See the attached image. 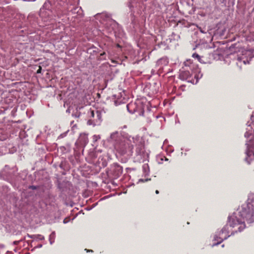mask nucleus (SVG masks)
<instances>
[{
	"mask_svg": "<svg viewBox=\"0 0 254 254\" xmlns=\"http://www.w3.org/2000/svg\"><path fill=\"white\" fill-rule=\"evenodd\" d=\"M68 130L65 131V132L63 133H62L58 137L59 138H64V137H65L66 134H67V133L68 132Z\"/></svg>",
	"mask_w": 254,
	"mask_h": 254,
	"instance_id": "412c9836",
	"label": "nucleus"
},
{
	"mask_svg": "<svg viewBox=\"0 0 254 254\" xmlns=\"http://www.w3.org/2000/svg\"><path fill=\"white\" fill-rule=\"evenodd\" d=\"M105 55V52H103V53H101V54H100V56H101V57H102V56H104V55Z\"/></svg>",
	"mask_w": 254,
	"mask_h": 254,
	"instance_id": "cd10ccee",
	"label": "nucleus"
},
{
	"mask_svg": "<svg viewBox=\"0 0 254 254\" xmlns=\"http://www.w3.org/2000/svg\"><path fill=\"white\" fill-rule=\"evenodd\" d=\"M121 139L118 131H115L111 134L110 139L111 141L114 142V143L117 141H119Z\"/></svg>",
	"mask_w": 254,
	"mask_h": 254,
	"instance_id": "2eb2a0df",
	"label": "nucleus"
},
{
	"mask_svg": "<svg viewBox=\"0 0 254 254\" xmlns=\"http://www.w3.org/2000/svg\"><path fill=\"white\" fill-rule=\"evenodd\" d=\"M56 234L55 232H53L49 236V241L51 245H52L55 239Z\"/></svg>",
	"mask_w": 254,
	"mask_h": 254,
	"instance_id": "6ab92c4d",
	"label": "nucleus"
},
{
	"mask_svg": "<svg viewBox=\"0 0 254 254\" xmlns=\"http://www.w3.org/2000/svg\"><path fill=\"white\" fill-rule=\"evenodd\" d=\"M27 236L28 237L30 238L36 240H43L45 239L43 236L40 234L30 235L28 234Z\"/></svg>",
	"mask_w": 254,
	"mask_h": 254,
	"instance_id": "f3484780",
	"label": "nucleus"
},
{
	"mask_svg": "<svg viewBox=\"0 0 254 254\" xmlns=\"http://www.w3.org/2000/svg\"><path fill=\"white\" fill-rule=\"evenodd\" d=\"M127 108L131 114L137 112L140 116H143L144 115V110L141 105L138 106L136 103L131 102L127 105Z\"/></svg>",
	"mask_w": 254,
	"mask_h": 254,
	"instance_id": "6e6552de",
	"label": "nucleus"
},
{
	"mask_svg": "<svg viewBox=\"0 0 254 254\" xmlns=\"http://www.w3.org/2000/svg\"><path fill=\"white\" fill-rule=\"evenodd\" d=\"M229 226L228 224L226 225L219 232H217L216 234L213 238L214 241H218L216 243H214L212 245V247L215 246H217L220 243H221L224 240L227 239L228 237L230 236L229 235Z\"/></svg>",
	"mask_w": 254,
	"mask_h": 254,
	"instance_id": "20e7f679",
	"label": "nucleus"
},
{
	"mask_svg": "<svg viewBox=\"0 0 254 254\" xmlns=\"http://www.w3.org/2000/svg\"><path fill=\"white\" fill-rule=\"evenodd\" d=\"M121 103V101H120L119 100H115L114 101V104L116 106H118V105H120Z\"/></svg>",
	"mask_w": 254,
	"mask_h": 254,
	"instance_id": "5701e85b",
	"label": "nucleus"
},
{
	"mask_svg": "<svg viewBox=\"0 0 254 254\" xmlns=\"http://www.w3.org/2000/svg\"><path fill=\"white\" fill-rule=\"evenodd\" d=\"M200 32H201V33H205L204 31H203V30H200Z\"/></svg>",
	"mask_w": 254,
	"mask_h": 254,
	"instance_id": "7c9ffc66",
	"label": "nucleus"
},
{
	"mask_svg": "<svg viewBox=\"0 0 254 254\" xmlns=\"http://www.w3.org/2000/svg\"><path fill=\"white\" fill-rule=\"evenodd\" d=\"M51 7L50 2L48 1H46L43 7L40 9V15L42 17H45L46 16H49L51 15L52 11L50 10V8Z\"/></svg>",
	"mask_w": 254,
	"mask_h": 254,
	"instance_id": "1a4fd4ad",
	"label": "nucleus"
},
{
	"mask_svg": "<svg viewBox=\"0 0 254 254\" xmlns=\"http://www.w3.org/2000/svg\"><path fill=\"white\" fill-rule=\"evenodd\" d=\"M42 247V244H39L37 246L35 247L34 248H40Z\"/></svg>",
	"mask_w": 254,
	"mask_h": 254,
	"instance_id": "bb28decb",
	"label": "nucleus"
},
{
	"mask_svg": "<svg viewBox=\"0 0 254 254\" xmlns=\"http://www.w3.org/2000/svg\"><path fill=\"white\" fill-rule=\"evenodd\" d=\"M123 173V168L118 163H114L111 166L108 173L113 176L114 179L119 178Z\"/></svg>",
	"mask_w": 254,
	"mask_h": 254,
	"instance_id": "0eeeda50",
	"label": "nucleus"
},
{
	"mask_svg": "<svg viewBox=\"0 0 254 254\" xmlns=\"http://www.w3.org/2000/svg\"><path fill=\"white\" fill-rule=\"evenodd\" d=\"M73 122H74V121H72V122H71V124H72L73 123Z\"/></svg>",
	"mask_w": 254,
	"mask_h": 254,
	"instance_id": "473e14b6",
	"label": "nucleus"
},
{
	"mask_svg": "<svg viewBox=\"0 0 254 254\" xmlns=\"http://www.w3.org/2000/svg\"><path fill=\"white\" fill-rule=\"evenodd\" d=\"M21 240H20V241H14L13 243V244H14V245H18V244L20 243V242H21Z\"/></svg>",
	"mask_w": 254,
	"mask_h": 254,
	"instance_id": "393cba45",
	"label": "nucleus"
},
{
	"mask_svg": "<svg viewBox=\"0 0 254 254\" xmlns=\"http://www.w3.org/2000/svg\"><path fill=\"white\" fill-rule=\"evenodd\" d=\"M64 223H66V222H65V220H64Z\"/></svg>",
	"mask_w": 254,
	"mask_h": 254,
	"instance_id": "f704fd0d",
	"label": "nucleus"
},
{
	"mask_svg": "<svg viewBox=\"0 0 254 254\" xmlns=\"http://www.w3.org/2000/svg\"><path fill=\"white\" fill-rule=\"evenodd\" d=\"M3 247H4V246L3 245H0V248H3Z\"/></svg>",
	"mask_w": 254,
	"mask_h": 254,
	"instance_id": "2f4dec72",
	"label": "nucleus"
},
{
	"mask_svg": "<svg viewBox=\"0 0 254 254\" xmlns=\"http://www.w3.org/2000/svg\"><path fill=\"white\" fill-rule=\"evenodd\" d=\"M78 141L81 145L85 146L88 142V138L87 135L85 134H80Z\"/></svg>",
	"mask_w": 254,
	"mask_h": 254,
	"instance_id": "ddd939ff",
	"label": "nucleus"
},
{
	"mask_svg": "<svg viewBox=\"0 0 254 254\" xmlns=\"http://www.w3.org/2000/svg\"><path fill=\"white\" fill-rule=\"evenodd\" d=\"M69 182H58V187L62 191H64L65 190V186H66L67 185H69Z\"/></svg>",
	"mask_w": 254,
	"mask_h": 254,
	"instance_id": "dca6fc26",
	"label": "nucleus"
},
{
	"mask_svg": "<svg viewBox=\"0 0 254 254\" xmlns=\"http://www.w3.org/2000/svg\"><path fill=\"white\" fill-rule=\"evenodd\" d=\"M146 0H128L127 5L130 8V10L132 11L134 8L137 7L139 6L140 4L142 3L143 1Z\"/></svg>",
	"mask_w": 254,
	"mask_h": 254,
	"instance_id": "9b49d317",
	"label": "nucleus"
},
{
	"mask_svg": "<svg viewBox=\"0 0 254 254\" xmlns=\"http://www.w3.org/2000/svg\"><path fill=\"white\" fill-rule=\"evenodd\" d=\"M102 121V113L100 111H90V119L87 122L88 125L98 126L100 125Z\"/></svg>",
	"mask_w": 254,
	"mask_h": 254,
	"instance_id": "39448f33",
	"label": "nucleus"
},
{
	"mask_svg": "<svg viewBox=\"0 0 254 254\" xmlns=\"http://www.w3.org/2000/svg\"><path fill=\"white\" fill-rule=\"evenodd\" d=\"M192 57L194 59H196L197 61L201 63H205V62L202 59L203 57L200 56L198 54H197L196 53H193L192 55Z\"/></svg>",
	"mask_w": 254,
	"mask_h": 254,
	"instance_id": "a211bd4d",
	"label": "nucleus"
},
{
	"mask_svg": "<svg viewBox=\"0 0 254 254\" xmlns=\"http://www.w3.org/2000/svg\"><path fill=\"white\" fill-rule=\"evenodd\" d=\"M165 160L167 161V160H168V159L167 158H165Z\"/></svg>",
	"mask_w": 254,
	"mask_h": 254,
	"instance_id": "72a5a7b5",
	"label": "nucleus"
},
{
	"mask_svg": "<svg viewBox=\"0 0 254 254\" xmlns=\"http://www.w3.org/2000/svg\"><path fill=\"white\" fill-rule=\"evenodd\" d=\"M81 10V7L79 8V7H75L74 8V9L72 10V12L74 13H80L79 12V10Z\"/></svg>",
	"mask_w": 254,
	"mask_h": 254,
	"instance_id": "aec40b11",
	"label": "nucleus"
},
{
	"mask_svg": "<svg viewBox=\"0 0 254 254\" xmlns=\"http://www.w3.org/2000/svg\"><path fill=\"white\" fill-rule=\"evenodd\" d=\"M38 188V187L36 186H30L29 187V189H32L33 190H37Z\"/></svg>",
	"mask_w": 254,
	"mask_h": 254,
	"instance_id": "4be33fe9",
	"label": "nucleus"
},
{
	"mask_svg": "<svg viewBox=\"0 0 254 254\" xmlns=\"http://www.w3.org/2000/svg\"><path fill=\"white\" fill-rule=\"evenodd\" d=\"M42 70V67L41 66H39V69L37 71V73H41Z\"/></svg>",
	"mask_w": 254,
	"mask_h": 254,
	"instance_id": "b1692460",
	"label": "nucleus"
},
{
	"mask_svg": "<svg viewBox=\"0 0 254 254\" xmlns=\"http://www.w3.org/2000/svg\"><path fill=\"white\" fill-rule=\"evenodd\" d=\"M100 138V137H99V135H94V138L95 139L96 141Z\"/></svg>",
	"mask_w": 254,
	"mask_h": 254,
	"instance_id": "a878e982",
	"label": "nucleus"
},
{
	"mask_svg": "<svg viewBox=\"0 0 254 254\" xmlns=\"http://www.w3.org/2000/svg\"><path fill=\"white\" fill-rule=\"evenodd\" d=\"M11 176L10 167L8 165H5L4 168L0 171V179L8 181Z\"/></svg>",
	"mask_w": 254,
	"mask_h": 254,
	"instance_id": "9d476101",
	"label": "nucleus"
},
{
	"mask_svg": "<svg viewBox=\"0 0 254 254\" xmlns=\"http://www.w3.org/2000/svg\"><path fill=\"white\" fill-rule=\"evenodd\" d=\"M239 214L243 220L232 215L228 217V223L233 228L238 227V231L241 232L246 227L245 220L249 223L254 222V193L249 195L247 202L242 205Z\"/></svg>",
	"mask_w": 254,
	"mask_h": 254,
	"instance_id": "f257e3e1",
	"label": "nucleus"
},
{
	"mask_svg": "<svg viewBox=\"0 0 254 254\" xmlns=\"http://www.w3.org/2000/svg\"><path fill=\"white\" fill-rule=\"evenodd\" d=\"M86 251H87V252H92L93 251L92 250H87V249H85Z\"/></svg>",
	"mask_w": 254,
	"mask_h": 254,
	"instance_id": "c85d7f7f",
	"label": "nucleus"
},
{
	"mask_svg": "<svg viewBox=\"0 0 254 254\" xmlns=\"http://www.w3.org/2000/svg\"><path fill=\"white\" fill-rule=\"evenodd\" d=\"M138 142L139 140L135 144L136 145L135 155L138 160L144 161L148 157V155L144 150V145L141 142L138 143Z\"/></svg>",
	"mask_w": 254,
	"mask_h": 254,
	"instance_id": "423d86ee",
	"label": "nucleus"
},
{
	"mask_svg": "<svg viewBox=\"0 0 254 254\" xmlns=\"http://www.w3.org/2000/svg\"><path fill=\"white\" fill-rule=\"evenodd\" d=\"M155 193H156V194H158V193H159V191H158V190H156L155 191Z\"/></svg>",
	"mask_w": 254,
	"mask_h": 254,
	"instance_id": "c756f323",
	"label": "nucleus"
},
{
	"mask_svg": "<svg viewBox=\"0 0 254 254\" xmlns=\"http://www.w3.org/2000/svg\"><path fill=\"white\" fill-rule=\"evenodd\" d=\"M179 76L182 80H188L190 77L191 74L188 70H182L181 71Z\"/></svg>",
	"mask_w": 254,
	"mask_h": 254,
	"instance_id": "4468645a",
	"label": "nucleus"
},
{
	"mask_svg": "<svg viewBox=\"0 0 254 254\" xmlns=\"http://www.w3.org/2000/svg\"><path fill=\"white\" fill-rule=\"evenodd\" d=\"M237 61L238 62L236 63L237 65L241 69L242 65H246L247 64H249L250 60H248L245 56H242L241 57L238 56L237 58Z\"/></svg>",
	"mask_w": 254,
	"mask_h": 254,
	"instance_id": "f8f14e48",
	"label": "nucleus"
},
{
	"mask_svg": "<svg viewBox=\"0 0 254 254\" xmlns=\"http://www.w3.org/2000/svg\"><path fill=\"white\" fill-rule=\"evenodd\" d=\"M139 140V138L138 136L134 137L129 136L114 143V145L117 151L122 155L127 152L132 153L134 144H136Z\"/></svg>",
	"mask_w": 254,
	"mask_h": 254,
	"instance_id": "7ed1b4c3",
	"label": "nucleus"
},
{
	"mask_svg": "<svg viewBox=\"0 0 254 254\" xmlns=\"http://www.w3.org/2000/svg\"><path fill=\"white\" fill-rule=\"evenodd\" d=\"M254 115L251 116V121H248L247 125V131L245 134L246 138L250 137L249 141H247L246 145H247V150L246 154L247 157L245 161L250 164L251 161L254 159Z\"/></svg>",
	"mask_w": 254,
	"mask_h": 254,
	"instance_id": "f03ea898",
	"label": "nucleus"
}]
</instances>
